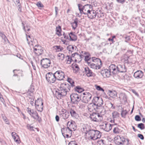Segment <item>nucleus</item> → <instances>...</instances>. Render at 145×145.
Here are the masks:
<instances>
[{
	"instance_id": "052dcab7",
	"label": "nucleus",
	"mask_w": 145,
	"mask_h": 145,
	"mask_svg": "<svg viewBox=\"0 0 145 145\" xmlns=\"http://www.w3.org/2000/svg\"><path fill=\"white\" fill-rule=\"evenodd\" d=\"M68 145H77V144L75 141H72L69 142Z\"/></svg>"
},
{
	"instance_id": "de8ad7c7",
	"label": "nucleus",
	"mask_w": 145,
	"mask_h": 145,
	"mask_svg": "<svg viewBox=\"0 0 145 145\" xmlns=\"http://www.w3.org/2000/svg\"><path fill=\"white\" fill-rule=\"evenodd\" d=\"M57 56L59 57V59L61 61H63L65 58V56L62 53H59L58 54Z\"/></svg>"
},
{
	"instance_id": "473e14b6",
	"label": "nucleus",
	"mask_w": 145,
	"mask_h": 145,
	"mask_svg": "<svg viewBox=\"0 0 145 145\" xmlns=\"http://www.w3.org/2000/svg\"><path fill=\"white\" fill-rule=\"evenodd\" d=\"M78 19L77 18H76L74 20V22L71 23V25L72 28L73 29L75 30L78 26Z\"/></svg>"
},
{
	"instance_id": "a878e982",
	"label": "nucleus",
	"mask_w": 145,
	"mask_h": 145,
	"mask_svg": "<svg viewBox=\"0 0 145 145\" xmlns=\"http://www.w3.org/2000/svg\"><path fill=\"white\" fill-rule=\"evenodd\" d=\"M88 109L89 111L90 112L93 111L94 110H96L97 108V106L93 103L89 104L88 106Z\"/></svg>"
},
{
	"instance_id": "4d7b16f0",
	"label": "nucleus",
	"mask_w": 145,
	"mask_h": 145,
	"mask_svg": "<svg viewBox=\"0 0 145 145\" xmlns=\"http://www.w3.org/2000/svg\"><path fill=\"white\" fill-rule=\"evenodd\" d=\"M137 126L141 130L143 129L144 128V125L142 123L138 124Z\"/></svg>"
},
{
	"instance_id": "4c0bfd02",
	"label": "nucleus",
	"mask_w": 145,
	"mask_h": 145,
	"mask_svg": "<svg viewBox=\"0 0 145 145\" xmlns=\"http://www.w3.org/2000/svg\"><path fill=\"white\" fill-rule=\"evenodd\" d=\"M85 58L84 60L85 61L87 62L88 63V65L89 63H90L92 61V58L89 57V56L87 55L84 56Z\"/></svg>"
},
{
	"instance_id": "aec40b11",
	"label": "nucleus",
	"mask_w": 145,
	"mask_h": 145,
	"mask_svg": "<svg viewBox=\"0 0 145 145\" xmlns=\"http://www.w3.org/2000/svg\"><path fill=\"white\" fill-rule=\"evenodd\" d=\"M60 115L64 119L68 118L69 116L68 112L65 109H62L60 112Z\"/></svg>"
},
{
	"instance_id": "49530a36",
	"label": "nucleus",
	"mask_w": 145,
	"mask_h": 145,
	"mask_svg": "<svg viewBox=\"0 0 145 145\" xmlns=\"http://www.w3.org/2000/svg\"><path fill=\"white\" fill-rule=\"evenodd\" d=\"M72 59L71 57L69 56H67L66 57V60L67 61V64H70L71 62Z\"/></svg>"
},
{
	"instance_id": "ddd939ff",
	"label": "nucleus",
	"mask_w": 145,
	"mask_h": 145,
	"mask_svg": "<svg viewBox=\"0 0 145 145\" xmlns=\"http://www.w3.org/2000/svg\"><path fill=\"white\" fill-rule=\"evenodd\" d=\"M93 103L97 106H100L103 104V101L101 98L99 97H94L92 101Z\"/></svg>"
},
{
	"instance_id": "69168bd1",
	"label": "nucleus",
	"mask_w": 145,
	"mask_h": 145,
	"mask_svg": "<svg viewBox=\"0 0 145 145\" xmlns=\"http://www.w3.org/2000/svg\"><path fill=\"white\" fill-rule=\"evenodd\" d=\"M137 136L139 138L142 140H143L144 139V136L142 134H138Z\"/></svg>"
},
{
	"instance_id": "c756f323",
	"label": "nucleus",
	"mask_w": 145,
	"mask_h": 145,
	"mask_svg": "<svg viewBox=\"0 0 145 145\" xmlns=\"http://www.w3.org/2000/svg\"><path fill=\"white\" fill-rule=\"evenodd\" d=\"M70 40L76 41L77 39V36L72 32H71L69 34Z\"/></svg>"
},
{
	"instance_id": "bb28decb",
	"label": "nucleus",
	"mask_w": 145,
	"mask_h": 145,
	"mask_svg": "<svg viewBox=\"0 0 145 145\" xmlns=\"http://www.w3.org/2000/svg\"><path fill=\"white\" fill-rule=\"evenodd\" d=\"M118 72H125L126 69L124 65H119L118 66Z\"/></svg>"
},
{
	"instance_id": "b1692460",
	"label": "nucleus",
	"mask_w": 145,
	"mask_h": 145,
	"mask_svg": "<svg viewBox=\"0 0 145 145\" xmlns=\"http://www.w3.org/2000/svg\"><path fill=\"white\" fill-rule=\"evenodd\" d=\"M144 75V73L141 71L138 70L135 72L134 74V77L137 79L140 78Z\"/></svg>"
},
{
	"instance_id": "20e7f679",
	"label": "nucleus",
	"mask_w": 145,
	"mask_h": 145,
	"mask_svg": "<svg viewBox=\"0 0 145 145\" xmlns=\"http://www.w3.org/2000/svg\"><path fill=\"white\" fill-rule=\"evenodd\" d=\"M89 134L90 139L93 140H95L101 137L100 132L98 130L92 129L89 133Z\"/></svg>"
},
{
	"instance_id": "dca6fc26",
	"label": "nucleus",
	"mask_w": 145,
	"mask_h": 145,
	"mask_svg": "<svg viewBox=\"0 0 145 145\" xmlns=\"http://www.w3.org/2000/svg\"><path fill=\"white\" fill-rule=\"evenodd\" d=\"M84 56L80 55L77 53L75 52L72 55V57L74 58L75 62H80L82 60V58L84 57Z\"/></svg>"
},
{
	"instance_id": "a19ab883",
	"label": "nucleus",
	"mask_w": 145,
	"mask_h": 145,
	"mask_svg": "<svg viewBox=\"0 0 145 145\" xmlns=\"http://www.w3.org/2000/svg\"><path fill=\"white\" fill-rule=\"evenodd\" d=\"M75 91L79 93H81L84 91V89L79 86H76L75 88Z\"/></svg>"
},
{
	"instance_id": "09e8293b",
	"label": "nucleus",
	"mask_w": 145,
	"mask_h": 145,
	"mask_svg": "<svg viewBox=\"0 0 145 145\" xmlns=\"http://www.w3.org/2000/svg\"><path fill=\"white\" fill-rule=\"evenodd\" d=\"M25 35H26L27 40L28 44V42H30L32 41V40L28 33H26Z\"/></svg>"
},
{
	"instance_id": "5fc2aeb1",
	"label": "nucleus",
	"mask_w": 145,
	"mask_h": 145,
	"mask_svg": "<svg viewBox=\"0 0 145 145\" xmlns=\"http://www.w3.org/2000/svg\"><path fill=\"white\" fill-rule=\"evenodd\" d=\"M95 87L96 89L97 90L99 91H102L103 92H104V90L103 88H101L100 87V86H98L97 85H95Z\"/></svg>"
},
{
	"instance_id": "6ab92c4d",
	"label": "nucleus",
	"mask_w": 145,
	"mask_h": 145,
	"mask_svg": "<svg viewBox=\"0 0 145 145\" xmlns=\"http://www.w3.org/2000/svg\"><path fill=\"white\" fill-rule=\"evenodd\" d=\"M109 68L111 72L113 74H116L118 72V66L111 64L109 66Z\"/></svg>"
},
{
	"instance_id": "6e6d98bb",
	"label": "nucleus",
	"mask_w": 145,
	"mask_h": 145,
	"mask_svg": "<svg viewBox=\"0 0 145 145\" xmlns=\"http://www.w3.org/2000/svg\"><path fill=\"white\" fill-rule=\"evenodd\" d=\"M67 81L72 86H74V82L71 78H68L67 79Z\"/></svg>"
},
{
	"instance_id": "39448f33",
	"label": "nucleus",
	"mask_w": 145,
	"mask_h": 145,
	"mask_svg": "<svg viewBox=\"0 0 145 145\" xmlns=\"http://www.w3.org/2000/svg\"><path fill=\"white\" fill-rule=\"evenodd\" d=\"M71 102L74 104H78L81 101V96L75 93H73L70 95Z\"/></svg>"
},
{
	"instance_id": "4be33fe9",
	"label": "nucleus",
	"mask_w": 145,
	"mask_h": 145,
	"mask_svg": "<svg viewBox=\"0 0 145 145\" xmlns=\"http://www.w3.org/2000/svg\"><path fill=\"white\" fill-rule=\"evenodd\" d=\"M84 72L85 74L88 77H90L93 76V73L91 70L88 67L84 68Z\"/></svg>"
},
{
	"instance_id": "58836bf2",
	"label": "nucleus",
	"mask_w": 145,
	"mask_h": 145,
	"mask_svg": "<svg viewBox=\"0 0 145 145\" xmlns=\"http://www.w3.org/2000/svg\"><path fill=\"white\" fill-rule=\"evenodd\" d=\"M112 117L113 119L117 118L119 116V114L116 111H114L112 113Z\"/></svg>"
},
{
	"instance_id": "e433bc0d",
	"label": "nucleus",
	"mask_w": 145,
	"mask_h": 145,
	"mask_svg": "<svg viewBox=\"0 0 145 145\" xmlns=\"http://www.w3.org/2000/svg\"><path fill=\"white\" fill-rule=\"evenodd\" d=\"M56 34L59 36H60L61 35V27L58 26L56 28Z\"/></svg>"
},
{
	"instance_id": "13d9d810",
	"label": "nucleus",
	"mask_w": 145,
	"mask_h": 145,
	"mask_svg": "<svg viewBox=\"0 0 145 145\" xmlns=\"http://www.w3.org/2000/svg\"><path fill=\"white\" fill-rule=\"evenodd\" d=\"M22 24L23 27V29L25 32H26V31H29L30 30V28H28V27H25L23 22L22 23Z\"/></svg>"
},
{
	"instance_id": "864d4df0",
	"label": "nucleus",
	"mask_w": 145,
	"mask_h": 145,
	"mask_svg": "<svg viewBox=\"0 0 145 145\" xmlns=\"http://www.w3.org/2000/svg\"><path fill=\"white\" fill-rule=\"evenodd\" d=\"M128 112V111L126 110H122L121 111V115L122 117L125 118V116L127 114Z\"/></svg>"
},
{
	"instance_id": "2f4dec72",
	"label": "nucleus",
	"mask_w": 145,
	"mask_h": 145,
	"mask_svg": "<svg viewBox=\"0 0 145 145\" xmlns=\"http://www.w3.org/2000/svg\"><path fill=\"white\" fill-rule=\"evenodd\" d=\"M129 57L126 55H124L121 57V60L125 63H128Z\"/></svg>"
},
{
	"instance_id": "5701e85b",
	"label": "nucleus",
	"mask_w": 145,
	"mask_h": 145,
	"mask_svg": "<svg viewBox=\"0 0 145 145\" xmlns=\"http://www.w3.org/2000/svg\"><path fill=\"white\" fill-rule=\"evenodd\" d=\"M111 72L110 70L105 69L102 70L101 73L104 77H108L111 75Z\"/></svg>"
},
{
	"instance_id": "3c124183",
	"label": "nucleus",
	"mask_w": 145,
	"mask_h": 145,
	"mask_svg": "<svg viewBox=\"0 0 145 145\" xmlns=\"http://www.w3.org/2000/svg\"><path fill=\"white\" fill-rule=\"evenodd\" d=\"M113 131L115 134H118L120 132V130L118 127H113Z\"/></svg>"
},
{
	"instance_id": "7ed1b4c3",
	"label": "nucleus",
	"mask_w": 145,
	"mask_h": 145,
	"mask_svg": "<svg viewBox=\"0 0 145 145\" xmlns=\"http://www.w3.org/2000/svg\"><path fill=\"white\" fill-rule=\"evenodd\" d=\"M78 7L81 14L83 13L84 14L87 15L92 8L91 6L88 4L82 7V5L81 4H78Z\"/></svg>"
},
{
	"instance_id": "c9c22d12",
	"label": "nucleus",
	"mask_w": 145,
	"mask_h": 145,
	"mask_svg": "<svg viewBox=\"0 0 145 145\" xmlns=\"http://www.w3.org/2000/svg\"><path fill=\"white\" fill-rule=\"evenodd\" d=\"M37 43V41L36 39H33L32 41L30 42H28V44L30 47L31 46H32L33 48L35 47V46H38L36 44Z\"/></svg>"
},
{
	"instance_id": "423d86ee",
	"label": "nucleus",
	"mask_w": 145,
	"mask_h": 145,
	"mask_svg": "<svg viewBox=\"0 0 145 145\" xmlns=\"http://www.w3.org/2000/svg\"><path fill=\"white\" fill-rule=\"evenodd\" d=\"M46 78L47 82L50 84L53 83L56 80L54 73L48 72L46 75Z\"/></svg>"
},
{
	"instance_id": "603ef678",
	"label": "nucleus",
	"mask_w": 145,
	"mask_h": 145,
	"mask_svg": "<svg viewBox=\"0 0 145 145\" xmlns=\"http://www.w3.org/2000/svg\"><path fill=\"white\" fill-rule=\"evenodd\" d=\"M97 145H106L105 141L102 139H101L97 141Z\"/></svg>"
},
{
	"instance_id": "f704fd0d",
	"label": "nucleus",
	"mask_w": 145,
	"mask_h": 145,
	"mask_svg": "<svg viewBox=\"0 0 145 145\" xmlns=\"http://www.w3.org/2000/svg\"><path fill=\"white\" fill-rule=\"evenodd\" d=\"M43 105V103L42 102V99L41 98H38L36 100L35 103V105Z\"/></svg>"
},
{
	"instance_id": "bf43d9fd",
	"label": "nucleus",
	"mask_w": 145,
	"mask_h": 145,
	"mask_svg": "<svg viewBox=\"0 0 145 145\" xmlns=\"http://www.w3.org/2000/svg\"><path fill=\"white\" fill-rule=\"evenodd\" d=\"M37 6L39 8V7H43V5L40 2H39L37 3Z\"/></svg>"
},
{
	"instance_id": "ea45409f",
	"label": "nucleus",
	"mask_w": 145,
	"mask_h": 145,
	"mask_svg": "<svg viewBox=\"0 0 145 145\" xmlns=\"http://www.w3.org/2000/svg\"><path fill=\"white\" fill-rule=\"evenodd\" d=\"M34 91V86L32 85H31L28 91V93L30 95H31V93H33Z\"/></svg>"
},
{
	"instance_id": "1a4fd4ad",
	"label": "nucleus",
	"mask_w": 145,
	"mask_h": 145,
	"mask_svg": "<svg viewBox=\"0 0 145 145\" xmlns=\"http://www.w3.org/2000/svg\"><path fill=\"white\" fill-rule=\"evenodd\" d=\"M83 96L82 101L85 103H88L91 100L92 95L88 92H85L83 93Z\"/></svg>"
},
{
	"instance_id": "f03ea898",
	"label": "nucleus",
	"mask_w": 145,
	"mask_h": 145,
	"mask_svg": "<svg viewBox=\"0 0 145 145\" xmlns=\"http://www.w3.org/2000/svg\"><path fill=\"white\" fill-rule=\"evenodd\" d=\"M88 65L92 69H99L102 67V63L100 59L93 57L92 58V61L90 63H89Z\"/></svg>"
},
{
	"instance_id": "79ce46f5",
	"label": "nucleus",
	"mask_w": 145,
	"mask_h": 145,
	"mask_svg": "<svg viewBox=\"0 0 145 145\" xmlns=\"http://www.w3.org/2000/svg\"><path fill=\"white\" fill-rule=\"evenodd\" d=\"M13 72L14 73V74L13 75L14 76H18L17 73H21V76H23V75H22V71L21 70L14 69L13 70Z\"/></svg>"
},
{
	"instance_id": "0eeeda50",
	"label": "nucleus",
	"mask_w": 145,
	"mask_h": 145,
	"mask_svg": "<svg viewBox=\"0 0 145 145\" xmlns=\"http://www.w3.org/2000/svg\"><path fill=\"white\" fill-rule=\"evenodd\" d=\"M61 131L63 136L65 138L71 137L72 135V131L67 127H65L61 129Z\"/></svg>"
},
{
	"instance_id": "f257e3e1",
	"label": "nucleus",
	"mask_w": 145,
	"mask_h": 145,
	"mask_svg": "<svg viewBox=\"0 0 145 145\" xmlns=\"http://www.w3.org/2000/svg\"><path fill=\"white\" fill-rule=\"evenodd\" d=\"M71 89L70 86L68 84L62 83L61 84L58 89V91H56V97L60 99L64 96H65Z\"/></svg>"
},
{
	"instance_id": "72a5a7b5",
	"label": "nucleus",
	"mask_w": 145,
	"mask_h": 145,
	"mask_svg": "<svg viewBox=\"0 0 145 145\" xmlns=\"http://www.w3.org/2000/svg\"><path fill=\"white\" fill-rule=\"evenodd\" d=\"M108 93V95L110 97L113 98H115L117 95V93L115 91H111L109 90Z\"/></svg>"
},
{
	"instance_id": "4468645a",
	"label": "nucleus",
	"mask_w": 145,
	"mask_h": 145,
	"mask_svg": "<svg viewBox=\"0 0 145 145\" xmlns=\"http://www.w3.org/2000/svg\"><path fill=\"white\" fill-rule=\"evenodd\" d=\"M56 80H62L65 77L64 73L61 71H58L54 73Z\"/></svg>"
},
{
	"instance_id": "2eb2a0df",
	"label": "nucleus",
	"mask_w": 145,
	"mask_h": 145,
	"mask_svg": "<svg viewBox=\"0 0 145 145\" xmlns=\"http://www.w3.org/2000/svg\"><path fill=\"white\" fill-rule=\"evenodd\" d=\"M33 52L36 56H39L43 53V50L40 46H35L33 47Z\"/></svg>"
},
{
	"instance_id": "37998d69",
	"label": "nucleus",
	"mask_w": 145,
	"mask_h": 145,
	"mask_svg": "<svg viewBox=\"0 0 145 145\" xmlns=\"http://www.w3.org/2000/svg\"><path fill=\"white\" fill-rule=\"evenodd\" d=\"M119 98L121 100H123L125 101L126 99V96L125 93H121L120 95Z\"/></svg>"
},
{
	"instance_id": "338daca9",
	"label": "nucleus",
	"mask_w": 145,
	"mask_h": 145,
	"mask_svg": "<svg viewBox=\"0 0 145 145\" xmlns=\"http://www.w3.org/2000/svg\"><path fill=\"white\" fill-rule=\"evenodd\" d=\"M27 126L28 127V128L30 130H33V127L32 126H31L29 125H28Z\"/></svg>"
},
{
	"instance_id": "9b49d317",
	"label": "nucleus",
	"mask_w": 145,
	"mask_h": 145,
	"mask_svg": "<svg viewBox=\"0 0 145 145\" xmlns=\"http://www.w3.org/2000/svg\"><path fill=\"white\" fill-rule=\"evenodd\" d=\"M27 111L31 117L34 119L36 120L39 119V116L36 111L33 109L31 110L29 108H27Z\"/></svg>"
},
{
	"instance_id": "412c9836",
	"label": "nucleus",
	"mask_w": 145,
	"mask_h": 145,
	"mask_svg": "<svg viewBox=\"0 0 145 145\" xmlns=\"http://www.w3.org/2000/svg\"><path fill=\"white\" fill-rule=\"evenodd\" d=\"M97 14L95 11L93 10L92 8L87 14L89 18L92 19L95 18L96 15Z\"/></svg>"
},
{
	"instance_id": "cd10ccee",
	"label": "nucleus",
	"mask_w": 145,
	"mask_h": 145,
	"mask_svg": "<svg viewBox=\"0 0 145 145\" xmlns=\"http://www.w3.org/2000/svg\"><path fill=\"white\" fill-rule=\"evenodd\" d=\"M122 137H121L120 136H118L115 137L114 138V142L115 143L118 145H121V144Z\"/></svg>"
},
{
	"instance_id": "c03bdc74",
	"label": "nucleus",
	"mask_w": 145,
	"mask_h": 145,
	"mask_svg": "<svg viewBox=\"0 0 145 145\" xmlns=\"http://www.w3.org/2000/svg\"><path fill=\"white\" fill-rule=\"evenodd\" d=\"M71 114V116L73 117H76L77 116V114L76 112L73 109H71L70 111Z\"/></svg>"
},
{
	"instance_id": "f8f14e48",
	"label": "nucleus",
	"mask_w": 145,
	"mask_h": 145,
	"mask_svg": "<svg viewBox=\"0 0 145 145\" xmlns=\"http://www.w3.org/2000/svg\"><path fill=\"white\" fill-rule=\"evenodd\" d=\"M114 124H110L108 123H104L101 125V128L105 131L108 132L114 127Z\"/></svg>"
},
{
	"instance_id": "680f3d73",
	"label": "nucleus",
	"mask_w": 145,
	"mask_h": 145,
	"mask_svg": "<svg viewBox=\"0 0 145 145\" xmlns=\"http://www.w3.org/2000/svg\"><path fill=\"white\" fill-rule=\"evenodd\" d=\"M135 119L137 121H140L141 120V118L140 116L138 115H137L135 116Z\"/></svg>"
},
{
	"instance_id": "0e129e2a",
	"label": "nucleus",
	"mask_w": 145,
	"mask_h": 145,
	"mask_svg": "<svg viewBox=\"0 0 145 145\" xmlns=\"http://www.w3.org/2000/svg\"><path fill=\"white\" fill-rule=\"evenodd\" d=\"M56 49L58 50V51H61L63 50V48L61 47L60 46H56Z\"/></svg>"
},
{
	"instance_id": "f3484780",
	"label": "nucleus",
	"mask_w": 145,
	"mask_h": 145,
	"mask_svg": "<svg viewBox=\"0 0 145 145\" xmlns=\"http://www.w3.org/2000/svg\"><path fill=\"white\" fill-rule=\"evenodd\" d=\"M81 131L84 133L87 134L91 130V127L90 125L87 124H82V125Z\"/></svg>"
},
{
	"instance_id": "6e6552de",
	"label": "nucleus",
	"mask_w": 145,
	"mask_h": 145,
	"mask_svg": "<svg viewBox=\"0 0 145 145\" xmlns=\"http://www.w3.org/2000/svg\"><path fill=\"white\" fill-rule=\"evenodd\" d=\"M40 64L42 67L44 68H48L51 66L50 60L48 58L42 59L41 61Z\"/></svg>"
},
{
	"instance_id": "9d476101",
	"label": "nucleus",
	"mask_w": 145,
	"mask_h": 145,
	"mask_svg": "<svg viewBox=\"0 0 145 145\" xmlns=\"http://www.w3.org/2000/svg\"><path fill=\"white\" fill-rule=\"evenodd\" d=\"M90 118L91 120L95 122L100 121L102 120V116L99 114L95 113H93L91 115Z\"/></svg>"
},
{
	"instance_id": "a18cd8bd",
	"label": "nucleus",
	"mask_w": 145,
	"mask_h": 145,
	"mask_svg": "<svg viewBox=\"0 0 145 145\" xmlns=\"http://www.w3.org/2000/svg\"><path fill=\"white\" fill-rule=\"evenodd\" d=\"M35 106V108L37 110L40 112H42L43 109V105H36Z\"/></svg>"
},
{
	"instance_id": "e2e57ef3",
	"label": "nucleus",
	"mask_w": 145,
	"mask_h": 145,
	"mask_svg": "<svg viewBox=\"0 0 145 145\" xmlns=\"http://www.w3.org/2000/svg\"><path fill=\"white\" fill-rule=\"evenodd\" d=\"M125 41L126 42H128L130 40V37L129 36L125 37Z\"/></svg>"
},
{
	"instance_id": "774afa93",
	"label": "nucleus",
	"mask_w": 145,
	"mask_h": 145,
	"mask_svg": "<svg viewBox=\"0 0 145 145\" xmlns=\"http://www.w3.org/2000/svg\"><path fill=\"white\" fill-rule=\"evenodd\" d=\"M2 39H3L5 41V42L6 40H7V38L6 36L4 35H3V36L1 37Z\"/></svg>"
},
{
	"instance_id": "8fccbe9b",
	"label": "nucleus",
	"mask_w": 145,
	"mask_h": 145,
	"mask_svg": "<svg viewBox=\"0 0 145 145\" xmlns=\"http://www.w3.org/2000/svg\"><path fill=\"white\" fill-rule=\"evenodd\" d=\"M73 68L74 69V71L75 73H76L79 69V68L78 65L76 64H75L73 65Z\"/></svg>"
},
{
	"instance_id": "7c9ffc66",
	"label": "nucleus",
	"mask_w": 145,
	"mask_h": 145,
	"mask_svg": "<svg viewBox=\"0 0 145 145\" xmlns=\"http://www.w3.org/2000/svg\"><path fill=\"white\" fill-rule=\"evenodd\" d=\"M76 47H74L72 45H69L67 47V50L69 52V53H72V52L75 51Z\"/></svg>"
},
{
	"instance_id": "393cba45",
	"label": "nucleus",
	"mask_w": 145,
	"mask_h": 145,
	"mask_svg": "<svg viewBox=\"0 0 145 145\" xmlns=\"http://www.w3.org/2000/svg\"><path fill=\"white\" fill-rule=\"evenodd\" d=\"M12 136L14 141L18 144H20V141L19 137L15 132L12 133Z\"/></svg>"
},
{
	"instance_id": "c85d7f7f",
	"label": "nucleus",
	"mask_w": 145,
	"mask_h": 145,
	"mask_svg": "<svg viewBox=\"0 0 145 145\" xmlns=\"http://www.w3.org/2000/svg\"><path fill=\"white\" fill-rule=\"evenodd\" d=\"M121 140V145H129L130 144L129 140L128 138L122 137Z\"/></svg>"
},
{
	"instance_id": "a211bd4d",
	"label": "nucleus",
	"mask_w": 145,
	"mask_h": 145,
	"mask_svg": "<svg viewBox=\"0 0 145 145\" xmlns=\"http://www.w3.org/2000/svg\"><path fill=\"white\" fill-rule=\"evenodd\" d=\"M67 127L72 131L75 130L77 127L75 121H68L67 123Z\"/></svg>"
}]
</instances>
